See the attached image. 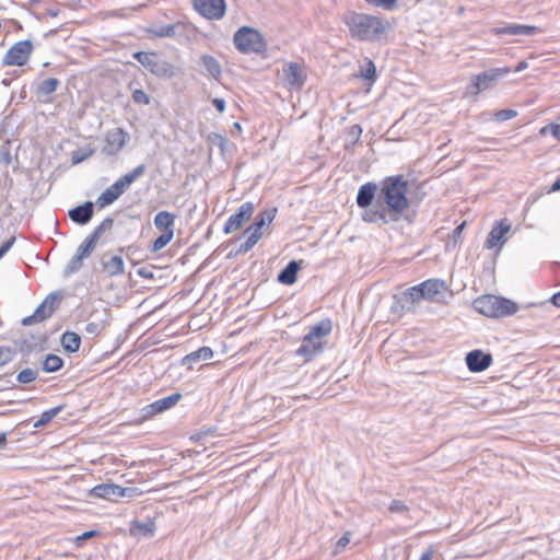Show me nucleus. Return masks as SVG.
Wrapping results in <instances>:
<instances>
[{"instance_id": "1", "label": "nucleus", "mask_w": 560, "mask_h": 560, "mask_svg": "<svg viewBox=\"0 0 560 560\" xmlns=\"http://www.w3.org/2000/svg\"><path fill=\"white\" fill-rule=\"evenodd\" d=\"M408 190V180L402 174L384 177L380 182V192L374 207L362 213V221L383 225L400 220L409 224L413 223L416 212L408 211L410 206Z\"/></svg>"}, {"instance_id": "2", "label": "nucleus", "mask_w": 560, "mask_h": 560, "mask_svg": "<svg viewBox=\"0 0 560 560\" xmlns=\"http://www.w3.org/2000/svg\"><path fill=\"white\" fill-rule=\"evenodd\" d=\"M352 38L361 42H376L389 28V22L383 18L355 11H348L342 16Z\"/></svg>"}, {"instance_id": "3", "label": "nucleus", "mask_w": 560, "mask_h": 560, "mask_svg": "<svg viewBox=\"0 0 560 560\" xmlns=\"http://www.w3.org/2000/svg\"><path fill=\"white\" fill-rule=\"evenodd\" d=\"M474 308L490 318H501L514 315L520 306L516 302L493 294L478 296L472 302Z\"/></svg>"}, {"instance_id": "4", "label": "nucleus", "mask_w": 560, "mask_h": 560, "mask_svg": "<svg viewBox=\"0 0 560 560\" xmlns=\"http://www.w3.org/2000/svg\"><path fill=\"white\" fill-rule=\"evenodd\" d=\"M235 48L242 54H262L267 49V42L256 28L242 26L234 36Z\"/></svg>"}, {"instance_id": "5", "label": "nucleus", "mask_w": 560, "mask_h": 560, "mask_svg": "<svg viewBox=\"0 0 560 560\" xmlns=\"http://www.w3.org/2000/svg\"><path fill=\"white\" fill-rule=\"evenodd\" d=\"M133 58L158 78L171 79L175 75V67L156 52L137 51L133 54Z\"/></svg>"}, {"instance_id": "6", "label": "nucleus", "mask_w": 560, "mask_h": 560, "mask_svg": "<svg viewBox=\"0 0 560 560\" xmlns=\"http://www.w3.org/2000/svg\"><path fill=\"white\" fill-rule=\"evenodd\" d=\"M510 72L508 67L492 68L471 77L470 84L467 86L469 94H478L493 86L500 79Z\"/></svg>"}, {"instance_id": "7", "label": "nucleus", "mask_w": 560, "mask_h": 560, "mask_svg": "<svg viewBox=\"0 0 560 560\" xmlns=\"http://www.w3.org/2000/svg\"><path fill=\"white\" fill-rule=\"evenodd\" d=\"M61 300L62 294L60 292L49 293L32 315L23 318L22 325L30 326L50 317L55 310L59 307Z\"/></svg>"}, {"instance_id": "8", "label": "nucleus", "mask_w": 560, "mask_h": 560, "mask_svg": "<svg viewBox=\"0 0 560 560\" xmlns=\"http://www.w3.org/2000/svg\"><path fill=\"white\" fill-rule=\"evenodd\" d=\"M33 43L30 39L16 42L7 51L3 58L4 66H24L33 51Z\"/></svg>"}, {"instance_id": "9", "label": "nucleus", "mask_w": 560, "mask_h": 560, "mask_svg": "<svg viewBox=\"0 0 560 560\" xmlns=\"http://www.w3.org/2000/svg\"><path fill=\"white\" fill-rule=\"evenodd\" d=\"M118 485L115 483H100L88 490L75 489V495L72 494V500L82 501L84 498H100L108 501L118 500Z\"/></svg>"}, {"instance_id": "10", "label": "nucleus", "mask_w": 560, "mask_h": 560, "mask_svg": "<svg viewBox=\"0 0 560 560\" xmlns=\"http://www.w3.org/2000/svg\"><path fill=\"white\" fill-rule=\"evenodd\" d=\"M129 138V133L122 128L108 130L104 138L102 153L106 156H114L118 154L124 149Z\"/></svg>"}, {"instance_id": "11", "label": "nucleus", "mask_w": 560, "mask_h": 560, "mask_svg": "<svg viewBox=\"0 0 560 560\" xmlns=\"http://www.w3.org/2000/svg\"><path fill=\"white\" fill-rule=\"evenodd\" d=\"M195 10L208 20H220L225 15V0H192Z\"/></svg>"}, {"instance_id": "12", "label": "nucleus", "mask_w": 560, "mask_h": 560, "mask_svg": "<svg viewBox=\"0 0 560 560\" xmlns=\"http://www.w3.org/2000/svg\"><path fill=\"white\" fill-rule=\"evenodd\" d=\"M284 85L301 90L307 79L304 67L298 62H287L282 68Z\"/></svg>"}, {"instance_id": "13", "label": "nucleus", "mask_w": 560, "mask_h": 560, "mask_svg": "<svg viewBox=\"0 0 560 560\" xmlns=\"http://www.w3.org/2000/svg\"><path fill=\"white\" fill-rule=\"evenodd\" d=\"M254 203L250 201L244 202L237 209V212L232 214L223 226V233L230 234L234 231L240 230L245 222L249 221L254 213Z\"/></svg>"}, {"instance_id": "14", "label": "nucleus", "mask_w": 560, "mask_h": 560, "mask_svg": "<svg viewBox=\"0 0 560 560\" xmlns=\"http://www.w3.org/2000/svg\"><path fill=\"white\" fill-rule=\"evenodd\" d=\"M324 341L315 339L310 334H306L302 339V345L294 353L296 357L302 358L304 363H307L324 351Z\"/></svg>"}, {"instance_id": "15", "label": "nucleus", "mask_w": 560, "mask_h": 560, "mask_svg": "<svg viewBox=\"0 0 560 560\" xmlns=\"http://www.w3.org/2000/svg\"><path fill=\"white\" fill-rule=\"evenodd\" d=\"M395 304L393 305V310L396 311H408L416 303H419L423 300V292L420 290L419 284L413 285L411 288L406 289L399 295H395Z\"/></svg>"}, {"instance_id": "16", "label": "nucleus", "mask_w": 560, "mask_h": 560, "mask_svg": "<svg viewBox=\"0 0 560 560\" xmlns=\"http://www.w3.org/2000/svg\"><path fill=\"white\" fill-rule=\"evenodd\" d=\"M510 230L511 224L506 220L495 222L485 242V248L492 249L498 246L500 249L508 241L505 235L510 232Z\"/></svg>"}, {"instance_id": "17", "label": "nucleus", "mask_w": 560, "mask_h": 560, "mask_svg": "<svg viewBox=\"0 0 560 560\" xmlns=\"http://www.w3.org/2000/svg\"><path fill=\"white\" fill-rule=\"evenodd\" d=\"M182 399L180 393H174L167 397H163L147 405L142 408V416L144 419L151 418L155 415L162 413L174 407Z\"/></svg>"}, {"instance_id": "18", "label": "nucleus", "mask_w": 560, "mask_h": 560, "mask_svg": "<svg viewBox=\"0 0 560 560\" xmlns=\"http://www.w3.org/2000/svg\"><path fill=\"white\" fill-rule=\"evenodd\" d=\"M380 192V184L368 182L359 187L357 194V205L364 211L374 207L373 201L377 199Z\"/></svg>"}, {"instance_id": "19", "label": "nucleus", "mask_w": 560, "mask_h": 560, "mask_svg": "<svg viewBox=\"0 0 560 560\" xmlns=\"http://www.w3.org/2000/svg\"><path fill=\"white\" fill-rule=\"evenodd\" d=\"M465 361L469 371L478 373L491 365L492 355L482 350L475 349L466 354Z\"/></svg>"}, {"instance_id": "20", "label": "nucleus", "mask_w": 560, "mask_h": 560, "mask_svg": "<svg viewBox=\"0 0 560 560\" xmlns=\"http://www.w3.org/2000/svg\"><path fill=\"white\" fill-rule=\"evenodd\" d=\"M420 290L423 292V300L439 301L438 295L442 294L446 289V283L441 279H428L419 283Z\"/></svg>"}, {"instance_id": "21", "label": "nucleus", "mask_w": 560, "mask_h": 560, "mask_svg": "<svg viewBox=\"0 0 560 560\" xmlns=\"http://www.w3.org/2000/svg\"><path fill=\"white\" fill-rule=\"evenodd\" d=\"M540 30L534 25H523V24H508L505 26L493 28V33L495 35H524L532 36L539 33Z\"/></svg>"}, {"instance_id": "22", "label": "nucleus", "mask_w": 560, "mask_h": 560, "mask_svg": "<svg viewBox=\"0 0 560 560\" xmlns=\"http://www.w3.org/2000/svg\"><path fill=\"white\" fill-rule=\"evenodd\" d=\"M94 214V203L85 201L81 206L72 208V222L80 225L89 223Z\"/></svg>"}, {"instance_id": "23", "label": "nucleus", "mask_w": 560, "mask_h": 560, "mask_svg": "<svg viewBox=\"0 0 560 560\" xmlns=\"http://www.w3.org/2000/svg\"><path fill=\"white\" fill-rule=\"evenodd\" d=\"M301 269V262L298 260H291L288 265L278 273V282L287 285H291L298 280V272Z\"/></svg>"}, {"instance_id": "24", "label": "nucleus", "mask_w": 560, "mask_h": 560, "mask_svg": "<svg viewBox=\"0 0 560 560\" xmlns=\"http://www.w3.org/2000/svg\"><path fill=\"white\" fill-rule=\"evenodd\" d=\"M59 85V80L56 78H47L39 82L36 86L35 94L38 101L49 102V95L54 93Z\"/></svg>"}, {"instance_id": "25", "label": "nucleus", "mask_w": 560, "mask_h": 560, "mask_svg": "<svg viewBox=\"0 0 560 560\" xmlns=\"http://www.w3.org/2000/svg\"><path fill=\"white\" fill-rule=\"evenodd\" d=\"M212 357H213V350L208 346H203V347L199 348L198 350L192 351V352L188 353L187 355H185L182 360V364L187 365V368L189 370H191L192 365L195 363H197L199 361L210 360Z\"/></svg>"}, {"instance_id": "26", "label": "nucleus", "mask_w": 560, "mask_h": 560, "mask_svg": "<svg viewBox=\"0 0 560 560\" xmlns=\"http://www.w3.org/2000/svg\"><path fill=\"white\" fill-rule=\"evenodd\" d=\"M155 528L154 521L149 518L147 522L133 521L129 530L133 537H152Z\"/></svg>"}, {"instance_id": "27", "label": "nucleus", "mask_w": 560, "mask_h": 560, "mask_svg": "<svg viewBox=\"0 0 560 560\" xmlns=\"http://www.w3.org/2000/svg\"><path fill=\"white\" fill-rule=\"evenodd\" d=\"M276 214H277V208H269V209H265L264 211H260L253 224H250L247 229H246V232H249L252 230H256L258 232H261V229L268 224H270L273 219L276 218Z\"/></svg>"}, {"instance_id": "28", "label": "nucleus", "mask_w": 560, "mask_h": 560, "mask_svg": "<svg viewBox=\"0 0 560 560\" xmlns=\"http://www.w3.org/2000/svg\"><path fill=\"white\" fill-rule=\"evenodd\" d=\"M175 219L174 213L163 210L154 217V225L162 233L174 232Z\"/></svg>"}, {"instance_id": "29", "label": "nucleus", "mask_w": 560, "mask_h": 560, "mask_svg": "<svg viewBox=\"0 0 560 560\" xmlns=\"http://www.w3.org/2000/svg\"><path fill=\"white\" fill-rule=\"evenodd\" d=\"M199 65L203 67L206 75H209L213 79H219L222 72L221 66L219 61L210 55H202L199 58Z\"/></svg>"}, {"instance_id": "30", "label": "nucleus", "mask_w": 560, "mask_h": 560, "mask_svg": "<svg viewBox=\"0 0 560 560\" xmlns=\"http://www.w3.org/2000/svg\"><path fill=\"white\" fill-rule=\"evenodd\" d=\"M332 330V323L329 318L322 319L317 324L310 327L307 334L313 338L324 341V338L330 335Z\"/></svg>"}, {"instance_id": "31", "label": "nucleus", "mask_w": 560, "mask_h": 560, "mask_svg": "<svg viewBox=\"0 0 560 560\" xmlns=\"http://www.w3.org/2000/svg\"><path fill=\"white\" fill-rule=\"evenodd\" d=\"M102 266L109 277L119 276L125 272L122 257L118 255L110 257L108 260H103Z\"/></svg>"}, {"instance_id": "32", "label": "nucleus", "mask_w": 560, "mask_h": 560, "mask_svg": "<svg viewBox=\"0 0 560 560\" xmlns=\"http://www.w3.org/2000/svg\"><path fill=\"white\" fill-rule=\"evenodd\" d=\"M97 242L98 241L95 240L94 236L89 234L84 242L79 246L75 254V260L81 261L82 259L89 257L96 247Z\"/></svg>"}, {"instance_id": "33", "label": "nucleus", "mask_w": 560, "mask_h": 560, "mask_svg": "<svg viewBox=\"0 0 560 560\" xmlns=\"http://www.w3.org/2000/svg\"><path fill=\"white\" fill-rule=\"evenodd\" d=\"M120 197V194L115 189L114 184L107 187L97 198L96 205L100 208L112 205Z\"/></svg>"}, {"instance_id": "34", "label": "nucleus", "mask_w": 560, "mask_h": 560, "mask_svg": "<svg viewBox=\"0 0 560 560\" xmlns=\"http://www.w3.org/2000/svg\"><path fill=\"white\" fill-rule=\"evenodd\" d=\"M63 406H57L42 413L40 418L33 424L35 429L46 425L49 423L61 410Z\"/></svg>"}, {"instance_id": "35", "label": "nucleus", "mask_w": 560, "mask_h": 560, "mask_svg": "<svg viewBox=\"0 0 560 560\" xmlns=\"http://www.w3.org/2000/svg\"><path fill=\"white\" fill-rule=\"evenodd\" d=\"M62 366V360L56 354H48L43 362L45 372H56Z\"/></svg>"}, {"instance_id": "36", "label": "nucleus", "mask_w": 560, "mask_h": 560, "mask_svg": "<svg viewBox=\"0 0 560 560\" xmlns=\"http://www.w3.org/2000/svg\"><path fill=\"white\" fill-rule=\"evenodd\" d=\"M149 33L156 37H174L176 35V24H166L149 30Z\"/></svg>"}, {"instance_id": "37", "label": "nucleus", "mask_w": 560, "mask_h": 560, "mask_svg": "<svg viewBox=\"0 0 560 560\" xmlns=\"http://www.w3.org/2000/svg\"><path fill=\"white\" fill-rule=\"evenodd\" d=\"M173 237H174V232L162 233L160 236H158L153 241L151 252L152 253L160 252L172 241Z\"/></svg>"}, {"instance_id": "38", "label": "nucleus", "mask_w": 560, "mask_h": 560, "mask_svg": "<svg viewBox=\"0 0 560 560\" xmlns=\"http://www.w3.org/2000/svg\"><path fill=\"white\" fill-rule=\"evenodd\" d=\"M113 225L114 219L107 217L93 230V232L90 235L94 236L95 240L100 241V238L106 231L112 230Z\"/></svg>"}, {"instance_id": "39", "label": "nucleus", "mask_w": 560, "mask_h": 560, "mask_svg": "<svg viewBox=\"0 0 560 560\" xmlns=\"http://www.w3.org/2000/svg\"><path fill=\"white\" fill-rule=\"evenodd\" d=\"M361 77L371 82H374L377 78L375 63L369 58H365V66L361 69Z\"/></svg>"}, {"instance_id": "40", "label": "nucleus", "mask_w": 560, "mask_h": 560, "mask_svg": "<svg viewBox=\"0 0 560 560\" xmlns=\"http://www.w3.org/2000/svg\"><path fill=\"white\" fill-rule=\"evenodd\" d=\"M147 171L145 164H140L135 167L131 172L121 176V178L128 184L131 185L136 179L144 175Z\"/></svg>"}, {"instance_id": "41", "label": "nucleus", "mask_w": 560, "mask_h": 560, "mask_svg": "<svg viewBox=\"0 0 560 560\" xmlns=\"http://www.w3.org/2000/svg\"><path fill=\"white\" fill-rule=\"evenodd\" d=\"M100 535H101L100 530L91 529V530L81 533V534L77 535L75 537H73L72 542L77 547H82L86 540L92 539L94 537H98Z\"/></svg>"}, {"instance_id": "42", "label": "nucleus", "mask_w": 560, "mask_h": 560, "mask_svg": "<svg viewBox=\"0 0 560 560\" xmlns=\"http://www.w3.org/2000/svg\"><path fill=\"white\" fill-rule=\"evenodd\" d=\"M37 371L35 370H32V369H25V370H22L18 376H16V381L21 384H28L33 381H35L37 378Z\"/></svg>"}, {"instance_id": "43", "label": "nucleus", "mask_w": 560, "mask_h": 560, "mask_svg": "<svg viewBox=\"0 0 560 560\" xmlns=\"http://www.w3.org/2000/svg\"><path fill=\"white\" fill-rule=\"evenodd\" d=\"M132 101L138 105H149L151 97L142 89H135L132 91Z\"/></svg>"}, {"instance_id": "44", "label": "nucleus", "mask_w": 560, "mask_h": 560, "mask_svg": "<svg viewBox=\"0 0 560 560\" xmlns=\"http://www.w3.org/2000/svg\"><path fill=\"white\" fill-rule=\"evenodd\" d=\"M539 133L541 136L550 133L553 138L560 141V124H548L540 128Z\"/></svg>"}, {"instance_id": "45", "label": "nucleus", "mask_w": 560, "mask_h": 560, "mask_svg": "<svg viewBox=\"0 0 560 560\" xmlns=\"http://www.w3.org/2000/svg\"><path fill=\"white\" fill-rule=\"evenodd\" d=\"M208 140L210 141V143L212 145L218 147L221 150V152H224L225 145H226V142H228L225 137H223L222 135L217 133V132H211L208 136Z\"/></svg>"}, {"instance_id": "46", "label": "nucleus", "mask_w": 560, "mask_h": 560, "mask_svg": "<svg viewBox=\"0 0 560 560\" xmlns=\"http://www.w3.org/2000/svg\"><path fill=\"white\" fill-rule=\"evenodd\" d=\"M14 350L10 347L0 346V366L12 361Z\"/></svg>"}, {"instance_id": "47", "label": "nucleus", "mask_w": 560, "mask_h": 560, "mask_svg": "<svg viewBox=\"0 0 560 560\" xmlns=\"http://www.w3.org/2000/svg\"><path fill=\"white\" fill-rule=\"evenodd\" d=\"M361 135H362V127L358 124L352 125L348 129V137L351 139L352 147L359 142Z\"/></svg>"}, {"instance_id": "48", "label": "nucleus", "mask_w": 560, "mask_h": 560, "mask_svg": "<svg viewBox=\"0 0 560 560\" xmlns=\"http://www.w3.org/2000/svg\"><path fill=\"white\" fill-rule=\"evenodd\" d=\"M516 115H517V112L514 109H510V108L501 109L494 114V119L497 121H506V120L514 118Z\"/></svg>"}, {"instance_id": "49", "label": "nucleus", "mask_w": 560, "mask_h": 560, "mask_svg": "<svg viewBox=\"0 0 560 560\" xmlns=\"http://www.w3.org/2000/svg\"><path fill=\"white\" fill-rule=\"evenodd\" d=\"M392 513H405L409 511V508L401 500H393L388 506Z\"/></svg>"}, {"instance_id": "50", "label": "nucleus", "mask_w": 560, "mask_h": 560, "mask_svg": "<svg viewBox=\"0 0 560 560\" xmlns=\"http://www.w3.org/2000/svg\"><path fill=\"white\" fill-rule=\"evenodd\" d=\"M140 493L141 492L139 491V489L135 487H118V499L124 497L133 498L136 495H139Z\"/></svg>"}, {"instance_id": "51", "label": "nucleus", "mask_w": 560, "mask_h": 560, "mask_svg": "<svg viewBox=\"0 0 560 560\" xmlns=\"http://www.w3.org/2000/svg\"><path fill=\"white\" fill-rule=\"evenodd\" d=\"M350 532H346L336 542L335 552H340L350 542Z\"/></svg>"}, {"instance_id": "52", "label": "nucleus", "mask_w": 560, "mask_h": 560, "mask_svg": "<svg viewBox=\"0 0 560 560\" xmlns=\"http://www.w3.org/2000/svg\"><path fill=\"white\" fill-rule=\"evenodd\" d=\"M15 243V236H11L0 246V259L10 250Z\"/></svg>"}, {"instance_id": "53", "label": "nucleus", "mask_w": 560, "mask_h": 560, "mask_svg": "<svg viewBox=\"0 0 560 560\" xmlns=\"http://www.w3.org/2000/svg\"><path fill=\"white\" fill-rule=\"evenodd\" d=\"M249 235L248 237L246 238L252 245L253 247L257 244V242L260 240L262 233L261 232H258L256 230H252L248 232Z\"/></svg>"}, {"instance_id": "54", "label": "nucleus", "mask_w": 560, "mask_h": 560, "mask_svg": "<svg viewBox=\"0 0 560 560\" xmlns=\"http://www.w3.org/2000/svg\"><path fill=\"white\" fill-rule=\"evenodd\" d=\"M61 345L66 352L70 353V330H66L61 336Z\"/></svg>"}, {"instance_id": "55", "label": "nucleus", "mask_w": 560, "mask_h": 560, "mask_svg": "<svg viewBox=\"0 0 560 560\" xmlns=\"http://www.w3.org/2000/svg\"><path fill=\"white\" fill-rule=\"evenodd\" d=\"M115 189L120 194V196L127 190V188L130 186L128 185L121 177H119L114 183Z\"/></svg>"}, {"instance_id": "56", "label": "nucleus", "mask_w": 560, "mask_h": 560, "mask_svg": "<svg viewBox=\"0 0 560 560\" xmlns=\"http://www.w3.org/2000/svg\"><path fill=\"white\" fill-rule=\"evenodd\" d=\"M92 154V150L84 154H79L78 152H72V164H78L82 161H84L86 158H89Z\"/></svg>"}, {"instance_id": "57", "label": "nucleus", "mask_w": 560, "mask_h": 560, "mask_svg": "<svg viewBox=\"0 0 560 560\" xmlns=\"http://www.w3.org/2000/svg\"><path fill=\"white\" fill-rule=\"evenodd\" d=\"M85 331L91 335L97 336L101 331V326L97 323H89L85 327Z\"/></svg>"}, {"instance_id": "58", "label": "nucleus", "mask_w": 560, "mask_h": 560, "mask_svg": "<svg viewBox=\"0 0 560 560\" xmlns=\"http://www.w3.org/2000/svg\"><path fill=\"white\" fill-rule=\"evenodd\" d=\"M465 225H466V222L464 221L453 230V238L455 242H457L460 238L462 233L465 229Z\"/></svg>"}, {"instance_id": "59", "label": "nucleus", "mask_w": 560, "mask_h": 560, "mask_svg": "<svg viewBox=\"0 0 560 560\" xmlns=\"http://www.w3.org/2000/svg\"><path fill=\"white\" fill-rule=\"evenodd\" d=\"M212 104L219 113H224L225 101L223 98H213Z\"/></svg>"}, {"instance_id": "60", "label": "nucleus", "mask_w": 560, "mask_h": 560, "mask_svg": "<svg viewBox=\"0 0 560 560\" xmlns=\"http://www.w3.org/2000/svg\"><path fill=\"white\" fill-rule=\"evenodd\" d=\"M0 161L7 165L12 162V155L9 150H2L0 152Z\"/></svg>"}, {"instance_id": "61", "label": "nucleus", "mask_w": 560, "mask_h": 560, "mask_svg": "<svg viewBox=\"0 0 560 560\" xmlns=\"http://www.w3.org/2000/svg\"><path fill=\"white\" fill-rule=\"evenodd\" d=\"M81 345V338L77 332L72 331V353L77 352Z\"/></svg>"}, {"instance_id": "62", "label": "nucleus", "mask_w": 560, "mask_h": 560, "mask_svg": "<svg viewBox=\"0 0 560 560\" xmlns=\"http://www.w3.org/2000/svg\"><path fill=\"white\" fill-rule=\"evenodd\" d=\"M397 0H381V8L392 11L396 7Z\"/></svg>"}, {"instance_id": "63", "label": "nucleus", "mask_w": 560, "mask_h": 560, "mask_svg": "<svg viewBox=\"0 0 560 560\" xmlns=\"http://www.w3.org/2000/svg\"><path fill=\"white\" fill-rule=\"evenodd\" d=\"M397 0H381V8L392 11L396 7Z\"/></svg>"}, {"instance_id": "64", "label": "nucleus", "mask_w": 560, "mask_h": 560, "mask_svg": "<svg viewBox=\"0 0 560 560\" xmlns=\"http://www.w3.org/2000/svg\"><path fill=\"white\" fill-rule=\"evenodd\" d=\"M548 302H550L552 305L560 307V291L552 294Z\"/></svg>"}]
</instances>
